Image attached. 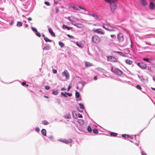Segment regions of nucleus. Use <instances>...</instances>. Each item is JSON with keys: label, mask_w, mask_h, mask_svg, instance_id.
Instances as JSON below:
<instances>
[{"label": "nucleus", "mask_w": 155, "mask_h": 155, "mask_svg": "<svg viewBox=\"0 0 155 155\" xmlns=\"http://www.w3.org/2000/svg\"><path fill=\"white\" fill-rule=\"evenodd\" d=\"M107 28H109L110 29H112V28H113V29H114L111 26H109L108 27H107Z\"/></svg>", "instance_id": "0e129e2a"}, {"label": "nucleus", "mask_w": 155, "mask_h": 155, "mask_svg": "<svg viewBox=\"0 0 155 155\" xmlns=\"http://www.w3.org/2000/svg\"><path fill=\"white\" fill-rule=\"evenodd\" d=\"M67 36L70 38L73 39L74 38V37L72 35H70L69 34L67 35Z\"/></svg>", "instance_id": "4c0bfd02"}, {"label": "nucleus", "mask_w": 155, "mask_h": 155, "mask_svg": "<svg viewBox=\"0 0 155 155\" xmlns=\"http://www.w3.org/2000/svg\"><path fill=\"white\" fill-rule=\"evenodd\" d=\"M107 61L112 62H116L117 61V59L115 57L111 56H108L107 57Z\"/></svg>", "instance_id": "7ed1b4c3"}, {"label": "nucleus", "mask_w": 155, "mask_h": 155, "mask_svg": "<svg viewBox=\"0 0 155 155\" xmlns=\"http://www.w3.org/2000/svg\"><path fill=\"white\" fill-rule=\"evenodd\" d=\"M72 7L73 9H75L76 10H79V9L78 8H76L74 6H72Z\"/></svg>", "instance_id": "a18cd8bd"}, {"label": "nucleus", "mask_w": 155, "mask_h": 155, "mask_svg": "<svg viewBox=\"0 0 155 155\" xmlns=\"http://www.w3.org/2000/svg\"><path fill=\"white\" fill-rule=\"evenodd\" d=\"M110 135L111 136L115 137L117 135V134L114 132H111Z\"/></svg>", "instance_id": "393cba45"}, {"label": "nucleus", "mask_w": 155, "mask_h": 155, "mask_svg": "<svg viewBox=\"0 0 155 155\" xmlns=\"http://www.w3.org/2000/svg\"><path fill=\"white\" fill-rule=\"evenodd\" d=\"M152 89L153 90H154V91H155V88H154L152 87Z\"/></svg>", "instance_id": "338daca9"}, {"label": "nucleus", "mask_w": 155, "mask_h": 155, "mask_svg": "<svg viewBox=\"0 0 155 155\" xmlns=\"http://www.w3.org/2000/svg\"><path fill=\"white\" fill-rule=\"evenodd\" d=\"M59 44L61 47H63L64 46V44L61 42L59 41Z\"/></svg>", "instance_id": "cd10ccee"}, {"label": "nucleus", "mask_w": 155, "mask_h": 155, "mask_svg": "<svg viewBox=\"0 0 155 155\" xmlns=\"http://www.w3.org/2000/svg\"><path fill=\"white\" fill-rule=\"evenodd\" d=\"M111 71L116 75L119 76L121 75L123 73V72L121 70L117 68H114L113 67L111 68Z\"/></svg>", "instance_id": "f03ea898"}, {"label": "nucleus", "mask_w": 155, "mask_h": 155, "mask_svg": "<svg viewBox=\"0 0 155 155\" xmlns=\"http://www.w3.org/2000/svg\"><path fill=\"white\" fill-rule=\"evenodd\" d=\"M31 29L33 31H34L36 32H37L38 31L36 28H35L32 27Z\"/></svg>", "instance_id": "ea45409f"}, {"label": "nucleus", "mask_w": 155, "mask_h": 155, "mask_svg": "<svg viewBox=\"0 0 155 155\" xmlns=\"http://www.w3.org/2000/svg\"><path fill=\"white\" fill-rule=\"evenodd\" d=\"M116 52L118 53V54H119L121 56H125L124 54V53H122V52H120V51H117Z\"/></svg>", "instance_id": "473e14b6"}, {"label": "nucleus", "mask_w": 155, "mask_h": 155, "mask_svg": "<svg viewBox=\"0 0 155 155\" xmlns=\"http://www.w3.org/2000/svg\"><path fill=\"white\" fill-rule=\"evenodd\" d=\"M153 79L155 81V76L153 77Z\"/></svg>", "instance_id": "774afa93"}, {"label": "nucleus", "mask_w": 155, "mask_h": 155, "mask_svg": "<svg viewBox=\"0 0 155 155\" xmlns=\"http://www.w3.org/2000/svg\"><path fill=\"white\" fill-rule=\"evenodd\" d=\"M42 123L43 124L45 125H47L49 123L47 121L45 120L42 122Z\"/></svg>", "instance_id": "bb28decb"}, {"label": "nucleus", "mask_w": 155, "mask_h": 155, "mask_svg": "<svg viewBox=\"0 0 155 155\" xmlns=\"http://www.w3.org/2000/svg\"><path fill=\"white\" fill-rule=\"evenodd\" d=\"M79 106H80V108L82 110H83L84 109V107L82 104L80 103L79 104Z\"/></svg>", "instance_id": "c85d7f7f"}, {"label": "nucleus", "mask_w": 155, "mask_h": 155, "mask_svg": "<svg viewBox=\"0 0 155 155\" xmlns=\"http://www.w3.org/2000/svg\"><path fill=\"white\" fill-rule=\"evenodd\" d=\"M55 11L56 13H58L59 11V9L58 7H56L55 8Z\"/></svg>", "instance_id": "49530a36"}, {"label": "nucleus", "mask_w": 155, "mask_h": 155, "mask_svg": "<svg viewBox=\"0 0 155 155\" xmlns=\"http://www.w3.org/2000/svg\"><path fill=\"white\" fill-rule=\"evenodd\" d=\"M117 0H112L110 3V8L111 12L112 13H114L117 7Z\"/></svg>", "instance_id": "f257e3e1"}, {"label": "nucleus", "mask_w": 155, "mask_h": 155, "mask_svg": "<svg viewBox=\"0 0 155 155\" xmlns=\"http://www.w3.org/2000/svg\"><path fill=\"white\" fill-rule=\"evenodd\" d=\"M44 3L47 6H49L50 5V3L48 2L45 1L44 2Z\"/></svg>", "instance_id": "c9c22d12"}, {"label": "nucleus", "mask_w": 155, "mask_h": 155, "mask_svg": "<svg viewBox=\"0 0 155 155\" xmlns=\"http://www.w3.org/2000/svg\"><path fill=\"white\" fill-rule=\"evenodd\" d=\"M44 39L45 41L46 42H52V41L51 40L49 39L47 37H45L44 38Z\"/></svg>", "instance_id": "412c9836"}, {"label": "nucleus", "mask_w": 155, "mask_h": 155, "mask_svg": "<svg viewBox=\"0 0 155 155\" xmlns=\"http://www.w3.org/2000/svg\"><path fill=\"white\" fill-rule=\"evenodd\" d=\"M72 27L69 28V27L67 26V27H66V29H67L68 30H70L71 29H72Z\"/></svg>", "instance_id": "603ef678"}, {"label": "nucleus", "mask_w": 155, "mask_h": 155, "mask_svg": "<svg viewBox=\"0 0 155 155\" xmlns=\"http://www.w3.org/2000/svg\"><path fill=\"white\" fill-rule=\"evenodd\" d=\"M48 31L51 34V35L53 37H55V35L54 32L53 31V30L51 28H49L48 29Z\"/></svg>", "instance_id": "9b49d317"}, {"label": "nucleus", "mask_w": 155, "mask_h": 155, "mask_svg": "<svg viewBox=\"0 0 155 155\" xmlns=\"http://www.w3.org/2000/svg\"><path fill=\"white\" fill-rule=\"evenodd\" d=\"M67 26L64 25H62V28H63V29H65V28H66V27H67Z\"/></svg>", "instance_id": "864d4df0"}, {"label": "nucleus", "mask_w": 155, "mask_h": 155, "mask_svg": "<svg viewBox=\"0 0 155 155\" xmlns=\"http://www.w3.org/2000/svg\"><path fill=\"white\" fill-rule=\"evenodd\" d=\"M117 39L120 43L122 42L124 40V35L122 33H119L117 36Z\"/></svg>", "instance_id": "39448f33"}, {"label": "nucleus", "mask_w": 155, "mask_h": 155, "mask_svg": "<svg viewBox=\"0 0 155 155\" xmlns=\"http://www.w3.org/2000/svg\"><path fill=\"white\" fill-rule=\"evenodd\" d=\"M102 39L104 41H107L108 39V37L107 36H104L101 37Z\"/></svg>", "instance_id": "2f4dec72"}, {"label": "nucleus", "mask_w": 155, "mask_h": 155, "mask_svg": "<svg viewBox=\"0 0 155 155\" xmlns=\"http://www.w3.org/2000/svg\"><path fill=\"white\" fill-rule=\"evenodd\" d=\"M78 115V117L80 118H82V117H83L82 115L80 114H79Z\"/></svg>", "instance_id": "4d7b16f0"}, {"label": "nucleus", "mask_w": 155, "mask_h": 155, "mask_svg": "<svg viewBox=\"0 0 155 155\" xmlns=\"http://www.w3.org/2000/svg\"><path fill=\"white\" fill-rule=\"evenodd\" d=\"M22 84L23 86H24L25 85L26 83L25 82H23L22 83Z\"/></svg>", "instance_id": "680f3d73"}, {"label": "nucleus", "mask_w": 155, "mask_h": 155, "mask_svg": "<svg viewBox=\"0 0 155 155\" xmlns=\"http://www.w3.org/2000/svg\"><path fill=\"white\" fill-rule=\"evenodd\" d=\"M17 26H18V27H20V26H22V23L21 22V21H18V22L17 23Z\"/></svg>", "instance_id": "a878e982"}, {"label": "nucleus", "mask_w": 155, "mask_h": 155, "mask_svg": "<svg viewBox=\"0 0 155 155\" xmlns=\"http://www.w3.org/2000/svg\"><path fill=\"white\" fill-rule=\"evenodd\" d=\"M110 37L111 38L115 39L116 38V36L115 35H110Z\"/></svg>", "instance_id": "a19ab883"}, {"label": "nucleus", "mask_w": 155, "mask_h": 155, "mask_svg": "<svg viewBox=\"0 0 155 155\" xmlns=\"http://www.w3.org/2000/svg\"><path fill=\"white\" fill-rule=\"evenodd\" d=\"M61 94L62 96H64V97H67V96H66V94H65V93H63V92H61Z\"/></svg>", "instance_id": "8fccbe9b"}, {"label": "nucleus", "mask_w": 155, "mask_h": 155, "mask_svg": "<svg viewBox=\"0 0 155 155\" xmlns=\"http://www.w3.org/2000/svg\"><path fill=\"white\" fill-rule=\"evenodd\" d=\"M58 91L57 90H54L53 91L52 93L55 95H57L58 94Z\"/></svg>", "instance_id": "5701e85b"}, {"label": "nucleus", "mask_w": 155, "mask_h": 155, "mask_svg": "<svg viewBox=\"0 0 155 155\" xmlns=\"http://www.w3.org/2000/svg\"><path fill=\"white\" fill-rule=\"evenodd\" d=\"M102 27L103 28L105 29V30L110 31H114V29L113 28L110 29L109 28H107L104 25H103L102 26Z\"/></svg>", "instance_id": "f8f14e48"}, {"label": "nucleus", "mask_w": 155, "mask_h": 155, "mask_svg": "<svg viewBox=\"0 0 155 155\" xmlns=\"http://www.w3.org/2000/svg\"><path fill=\"white\" fill-rule=\"evenodd\" d=\"M85 65L86 67H88L92 66V64L91 63L86 62L85 63Z\"/></svg>", "instance_id": "ddd939ff"}, {"label": "nucleus", "mask_w": 155, "mask_h": 155, "mask_svg": "<svg viewBox=\"0 0 155 155\" xmlns=\"http://www.w3.org/2000/svg\"><path fill=\"white\" fill-rule=\"evenodd\" d=\"M105 1H106V2H110V1H111L112 0H105Z\"/></svg>", "instance_id": "052dcab7"}, {"label": "nucleus", "mask_w": 155, "mask_h": 155, "mask_svg": "<svg viewBox=\"0 0 155 155\" xmlns=\"http://www.w3.org/2000/svg\"><path fill=\"white\" fill-rule=\"evenodd\" d=\"M78 8H81V9H83V10H84V11H86V10L85 9H84V8H82L81 6H79L78 7Z\"/></svg>", "instance_id": "5fc2aeb1"}, {"label": "nucleus", "mask_w": 155, "mask_h": 155, "mask_svg": "<svg viewBox=\"0 0 155 155\" xmlns=\"http://www.w3.org/2000/svg\"><path fill=\"white\" fill-rule=\"evenodd\" d=\"M42 134L45 136L46 135V132L45 129H43L41 131Z\"/></svg>", "instance_id": "a211bd4d"}, {"label": "nucleus", "mask_w": 155, "mask_h": 155, "mask_svg": "<svg viewBox=\"0 0 155 155\" xmlns=\"http://www.w3.org/2000/svg\"><path fill=\"white\" fill-rule=\"evenodd\" d=\"M125 62L127 64H131L132 63L133 61H130L129 59H127L126 61Z\"/></svg>", "instance_id": "f3484780"}, {"label": "nucleus", "mask_w": 155, "mask_h": 155, "mask_svg": "<svg viewBox=\"0 0 155 155\" xmlns=\"http://www.w3.org/2000/svg\"><path fill=\"white\" fill-rule=\"evenodd\" d=\"M155 7V5L153 3V2L151 1H150V2L149 7L151 10H153L154 9Z\"/></svg>", "instance_id": "1a4fd4ad"}, {"label": "nucleus", "mask_w": 155, "mask_h": 155, "mask_svg": "<svg viewBox=\"0 0 155 155\" xmlns=\"http://www.w3.org/2000/svg\"><path fill=\"white\" fill-rule=\"evenodd\" d=\"M89 15H91L94 17H95L96 18H97L98 17L97 15L95 13H92L91 14H90Z\"/></svg>", "instance_id": "4be33fe9"}, {"label": "nucleus", "mask_w": 155, "mask_h": 155, "mask_svg": "<svg viewBox=\"0 0 155 155\" xmlns=\"http://www.w3.org/2000/svg\"><path fill=\"white\" fill-rule=\"evenodd\" d=\"M78 123L81 124H84V121L83 120L79 119L78 120Z\"/></svg>", "instance_id": "6ab92c4d"}, {"label": "nucleus", "mask_w": 155, "mask_h": 155, "mask_svg": "<svg viewBox=\"0 0 155 155\" xmlns=\"http://www.w3.org/2000/svg\"><path fill=\"white\" fill-rule=\"evenodd\" d=\"M71 117V116L69 115H67L65 116V118L67 119H69Z\"/></svg>", "instance_id": "58836bf2"}, {"label": "nucleus", "mask_w": 155, "mask_h": 155, "mask_svg": "<svg viewBox=\"0 0 155 155\" xmlns=\"http://www.w3.org/2000/svg\"><path fill=\"white\" fill-rule=\"evenodd\" d=\"M93 131L94 133L95 134H97L98 132V130L96 129H93Z\"/></svg>", "instance_id": "c756f323"}, {"label": "nucleus", "mask_w": 155, "mask_h": 155, "mask_svg": "<svg viewBox=\"0 0 155 155\" xmlns=\"http://www.w3.org/2000/svg\"><path fill=\"white\" fill-rule=\"evenodd\" d=\"M76 44L78 47L80 48H82L84 46V44L82 43H78L77 42Z\"/></svg>", "instance_id": "4468645a"}, {"label": "nucleus", "mask_w": 155, "mask_h": 155, "mask_svg": "<svg viewBox=\"0 0 155 155\" xmlns=\"http://www.w3.org/2000/svg\"><path fill=\"white\" fill-rule=\"evenodd\" d=\"M70 142H69L68 140H64L62 141V142L63 143L67 144L68 143H72V139H70Z\"/></svg>", "instance_id": "aec40b11"}, {"label": "nucleus", "mask_w": 155, "mask_h": 155, "mask_svg": "<svg viewBox=\"0 0 155 155\" xmlns=\"http://www.w3.org/2000/svg\"><path fill=\"white\" fill-rule=\"evenodd\" d=\"M143 60L147 62H148L150 60V59L148 58H143Z\"/></svg>", "instance_id": "37998d69"}, {"label": "nucleus", "mask_w": 155, "mask_h": 155, "mask_svg": "<svg viewBox=\"0 0 155 155\" xmlns=\"http://www.w3.org/2000/svg\"><path fill=\"white\" fill-rule=\"evenodd\" d=\"M52 72L54 74H56L57 72V71L55 69H53L52 70Z\"/></svg>", "instance_id": "de8ad7c7"}, {"label": "nucleus", "mask_w": 155, "mask_h": 155, "mask_svg": "<svg viewBox=\"0 0 155 155\" xmlns=\"http://www.w3.org/2000/svg\"><path fill=\"white\" fill-rule=\"evenodd\" d=\"M62 74L63 76H65L67 79L69 78V74L67 70H65L64 72H63Z\"/></svg>", "instance_id": "6e6552de"}, {"label": "nucleus", "mask_w": 155, "mask_h": 155, "mask_svg": "<svg viewBox=\"0 0 155 155\" xmlns=\"http://www.w3.org/2000/svg\"><path fill=\"white\" fill-rule=\"evenodd\" d=\"M35 130L37 132H39L40 131V129L38 127H36Z\"/></svg>", "instance_id": "3c124183"}, {"label": "nucleus", "mask_w": 155, "mask_h": 155, "mask_svg": "<svg viewBox=\"0 0 155 155\" xmlns=\"http://www.w3.org/2000/svg\"><path fill=\"white\" fill-rule=\"evenodd\" d=\"M65 93L66 94H67V95L69 97L71 96L72 95L71 93H69L67 92H65Z\"/></svg>", "instance_id": "c03bdc74"}, {"label": "nucleus", "mask_w": 155, "mask_h": 155, "mask_svg": "<svg viewBox=\"0 0 155 155\" xmlns=\"http://www.w3.org/2000/svg\"><path fill=\"white\" fill-rule=\"evenodd\" d=\"M28 19L29 20V21H31L32 20V18H30V17H29L28 18Z\"/></svg>", "instance_id": "e2e57ef3"}, {"label": "nucleus", "mask_w": 155, "mask_h": 155, "mask_svg": "<svg viewBox=\"0 0 155 155\" xmlns=\"http://www.w3.org/2000/svg\"><path fill=\"white\" fill-rule=\"evenodd\" d=\"M141 153L142 155H147L146 153L143 151H142Z\"/></svg>", "instance_id": "6e6d98bb"}, {"label": "nucleus", "mask_w": 155, "mask_h": 155, "mask_svg": "<svg viewBox=\"0 0 155 155\" xmlns=\"http://www.w3.org/2000/svg\"><path fill=\"white\" fill-rule=\"evenodd\" d=\"M71 87L70 86V85H69V86L68 87V91H69L70 89V88H71Z\"/></svg>", "instance_id": "bf43d9fd"}, {"label": "nucleus", "mask_w": 155, "mask_h": 155, "mask_svg": "<svg viewBox=\"0 0 155 155\" xmlns=\"http://www.w3.org/2000/svg\"><path fill=\"white\" fill-rule=\"evenodd\" d=\"M44 97L46 98H48V96L44 95Z\"/></svg>", "instance_id": "69168bd1"}, {"label": "nucleus", "mask_w": 155, "mask_h": 155, "mask_svg": "<svg viewBox=\"0 0 155 155\" xmlns=\"http://www.w3.org/2000/svg\"><path fill=\"white\" fill-rule=\"evenodd\" d=\"M141 4L144 6H146L148 5V3L146 0H140Z\"/></svg>", "instance_id": "9d476101"}, {"label": "nucleus", "mask_w": 155, "mask_h": 155, "mask_svg": "<svg viewBox=\"0 0 155 155\" xmlns=\"http://www.w3.org/2000/svg\"><path fill=\"white\" fill-rule=\"evenodd\" d=\"M136 87L137 88V89H138L140 90H142V88L139 85H137L136 86Z\"/></svg>", "instance_id": "72a5a7b5"}, {"label": "nucleus", "mask_w": 155, "mask_h": 155, "mask_svg": "<svg viewBox=\"0 0 155 155\" xmlns=\"http://www.w3.org/2000/svg\"><path fill=\"white\" fill-rule=\"evenodd\" d=\"M45 89L48 90L50 89V87L48 85H45Z\"/></svg>", "instance_id": "f704fd0d"}, {"label": "nucleus", "mask_w": 155, "mask_h": 155, "mask_svg": "<svg viewBox=\"0 0 155 155\" xmlns=\"http://www.w3.org/2000/svg\"><path fill=\"white\" fill-rule=\"evenodd\" d=\"M75 96L76 97L78 98L80 97V94L78 92H76L75 93Z\"/></svg>", "instance_id": "7c9ffc66"}, {"label": "nucleus", "mask_w": 155, "mask_h": 155, "mask_svg": "<svg viewBox=\"0 0 155 155\" xmlns=\"http://www.w3.org/2000/svg\"><path fill=\"white\" fill-rule=\"evenodd\" d=\"M92 41L94 43H97L100 41V39L99 37L96 35H94L92 38Z\"/></svg>", "instance_id": "20e7f679"}, {"label": "nucleus", "mask_w": 155, "mask_h": 155, "mask_svg": "<svg viewBox=\"0 0 155 155\" xmlns=\"http://www.w3.org/2000/svg\"><path fill=\"white\" fill-rule=\"evenodd\" d=\"M92 31L94 33H97L100 35H104L105 32H104L101 28H98L96 29H93Z\"/></svg>", "instance_id": "423d86ee"}, {"label": "nucleus", "mask_w": 155, "mask_h": 155, "mask_svg": "<svg viewBox=\"0 0 155 155\" xmlns=\"http://www.w3.org/2000/svg\"><path fill=\"white\" fill-rule=\"evenodd\" d=\"M87 130L89 132H91L92 131V129L91 127L89 126L88 127Z\"/></svg>", "instance_id": "e433bc0d"}, {"label": "nucleus", "mask_w": 155, "mask_h": 155, "mask_svg": "<svg viewBox=\"0 0 155 155\" xmlns=\"http://www.w3.org/2000/svg\"><path fill=\"white\" fill-rule=\"evenodd\" d=\"M122 137H123L131 138V137L129 135H127V134H122Z\"/></svg>", "instance_id": "b1692460"}, {"label": "nucleus", "mask_w": 155, "mask_h": 155, "mask_svg": "<svg viewBox=\"0 0 155 155\" xmlns=\"http://www.w3.org/2000/svg\"><path fill=\"white\" fill-rule=\"evenodd\" d=\"M61 94L62 96H64V97H67V96H66V94H65V93H63V92H61Z\"/></svg>", "instance_id": "09e8293b"}, {"label": "nucleus", "mask_w": 155, "mask_h": 155, "mask_svg": "<svg viewBox=\"0 0 155 155\" xmlns=\"http://www.w3.org/2000/svg\"><path fill=\"white\" fill-rule=\"evenodd\" d=\"M94 80H96L97 79V78L96 76H95L94 77Z\"/></svg>", "instance_id": "13d9d810"}, {"label": "nucleus", "mask_w": 155, "mask_h": 155, "mask_svg": "<svg viewBox=\"0 0 155 155\" xmlns=\"http://www.w3.org/2000/svg\"><path fill=\"white\" fill-rule=\"evenodd\" d=\"M137 64L140 67L143 69H145L147 68V65L143 63H139Z\"/></svg>", "instance_id": "0eeeda50"}, {"label": "nucleus", "mask_w": 155, "mask_h": 155, "mask_svg": "<svg viewBox=\"0 0 155 155\" xmlns=\"http://www.w3.org/2000/svg\"><path fill=\"white\" fill-rule=\"evenodd\" d=\"M36 35L39 37H40L41 36L40 33L38 31L36 33Z\"/></svg>", "instance_id": "79ce46f5"}, {"label": "nucleus", "mask_w": 155, "mask_h": 155, "mask_svg": "<svg viewBox=\"0 0 155 155\" xmlns=\"http://www.w3.org/2000/svg\"><path fill=\"white\" fill-rule=\"evenodd\" d=\"M49 45H47L43 48V50H44L47 51L49 49Z\"/></svg>", "instance_id": "dca6fc26"}, {"label": "nucleus", "mask_w": 155, "mask_h": 155, "mask_svg": "<svg viewBox=\"0 0 155 155\" xmlns=\"http://www.w3.org/2000/svg\"><path fill=\"white\" fill-rule=\"evenodd\" d=\"M74 25L78 28H82L83 27V25L82 24H75Z\"/></svg>", "instance_id": "2eb2a0df"}]
</instances>
